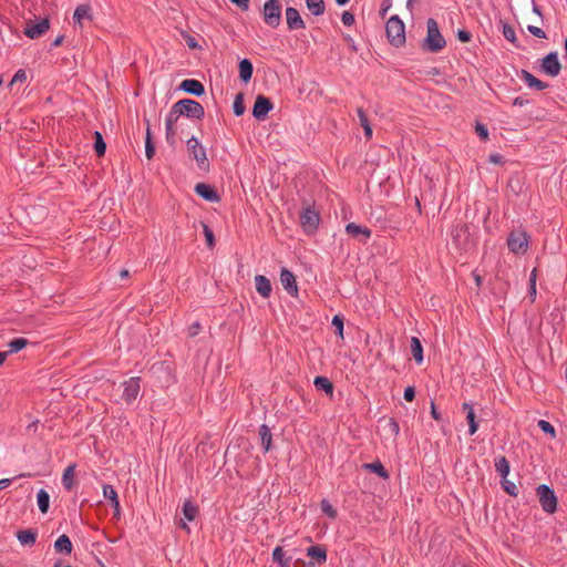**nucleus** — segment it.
<instances>
[{"label": "nucleus", "mask_w": 567, "mask_h": 567, "mask_svg": "<svg viewBox=\"0 0 567 567\" xmlns=\"http://www.w3.org/2000/svg\"><path fill=\"white\" fill-rule=\"evenodd\" d=\"M255 287L257 292L264 298H268L271 295V282L262 275H257L255 277Z\"/></svg>", "instance_id": "22"}, {"label": "nucleus", "mask_w": 567, "mask_h": 567, "mask_svg": "<svg viewBox=\"0 0 567 567\" xmlns=\"http://www.w3.org/2000/svg\"><path fill=\"white\" fill-rule=\"evenodd\" d=\"M488 161L494 164H503V156L501 154H491Z\"/></svg>", "instance_id": "61"}, {"label": "nucleus", "mask_w": 567, "mask_h": 567, "mask_svg": "<svg viewBox=\"0 0 567 567\" xmlns=\"http://www.w3.org/2000/svg\"><path fill=\"white\" fill-rule=\"evenodd\" d=\"M321 511L331 519L337 518V509L330 504L329 501L322 499L320 503Z\"/></svg>", "instance_id": "43"}, {"label": "nucleus", "mask_w": 567, "mask_h": 567, "mask_svg": "<svg viewBox=\"0 0 567 567\" xmlns=\"http://www.w3.org/2000/svg\"><path fill=\"white\" fill-rule=\"evenodd\" d=\"M462 410L464 412H466V421L468 423V434L472 436L476 433V431L478 429V423L476 421L474 409L471 403L464 402L462 404Z\"/></svg>", "instance_id": "21"}, {"label": "nucleus", "mask_w": 567, "mask_h": 567, "mask_svg": "<svg viewBox=\"0 0 567 567\" xmlns=\"http://www.w3.org/2000/svg\"><path fill=\"white\" fill-rule=\"evenodd\" d=\"M542 71L550 76H557L560 73L561 64L558 60L557 52L548 53L544 59L540 66Z\"/></svg>", "instance_id": "12"}, {"label": "nucleus", "mask_w": 567, "mask_h": 567, "mask_svg": "<svg viewBox=\"0 0 567 567\" xmlns=\"http://www.w3.org/2000/svg\"><path fill=\"white\" fill-rule=\"evenodd\" d=\"M185 42H186V44H187V47L189 49H197L198 48V43H197L196 39L194 37H192V35L185 37Z\"/></svg>", "instance_id": "59"}, {"label": "nucleus", "mask_w": 567, "mask_h": 567, "mask_svg": "<svg viewBox=\"0 0 567 567\" xmlns=\"http://www.w3.org/2000/svg\"><path fill=\"white\" fill-rule=\"evenodd\" d=\"M231 3L236 4L243 11H247L249 9V0H229Z\"/></svg>", "instance_id": "57"}, {"label": "nucleus", "mask_w": 567, "mask_h": 567, "mask_svg": "<svg viewBox=\"0 0 567 567\" xmlns=\"http://www.w3.org/2000/svg\"><path fill=\"white\" fill-rule=\"evenodd\" d=\"M475 132L477 133L482 141L488 140V130L484 124L477 122L475 126Z\"/></svg>", "instance_id": "49"}, {"label": "nucleus", "mask_w": 567, "mask_h": 567, "mask_svg": "<svg viewBox=\"0 0 567 567\" xmlns=\"http://www.w3.org/2000/svg\"><path fill=\"white\" fill-rule=\"evenodd\" d=\"M144 123L146 125V136H145V147L153 146L152 132H151V122L147 117L144 116Z\"/></svg>", "instance_id": "50"}, {"label": "nucleus", "mask_w": 567, "mask_h": 567, "mask_svg": "<svg viewBox=\"0 0 567 567\" xmlns=\"http://www.w3.org/2000/svg\"><path fill=\"white\" fill-rule=\"evenodd\" d=\"M411 352L416 363L423 362V347L419 338H411Z\"/></svg>", "instance_id": "34"}, {"label": "nucleus", "mask_w": 567, "mask_h": 567, "mask_svg": "<svg viewBox=\"0 0 567 567\" xmlns=\"http://www.w3.org/2000/svg\"><path fill=\"white\" fill-rule=\"evenodd\" d=\"M385 429L389 432V434L391 436H393V437H396L399 435V433H400L399 422L395 419H393V417H390L388 420Z\"/></svg>", "instance_id": "47"}, {"label": "nucleus", "mask_w": 567, "mask_h": 567, "mask_svg": "<svg viewBox=\"0 0 567 567\" xmlns=\"http://www.w3.org/2000/svg\"><path fill=\"white\" fill-rule=\"evenodd\" d=\"M179 89L188 94L195 95V96H202L205 93L204 84L195 79H186L184 80Z\"/></svg>", "instance_id": "17"}, {"label": "nucleus", "mask_w": 567, "mask_h": 567, "mask_svg": "<svg viewBox=\"0 0 567 567\" xmlns=\"http://www.w3.org/2000/svg\"><path fill=\"white\" fill-rule=\"evenodd\" d=\"M344 319L342 316L340 315H336L333 318H332V326L336 327V332L338 334V337H340L341 339H343V323Z\"/></svg>", "instance_id": "48"}, {"label": "nucleus", "mask_w": 567, "mask_h": 567, "mask_svg": "<svg viewBox=\"0 0 567 567\" xmlns=\"http://www.w3.org/2000/svg\"><path fill=\"white\" fill-rule=\"evenodd\" d=\"M175 107L178 109V114L189 118L202 120L205 116V110L203 105L192 99H183L175 103Z\"/></svg>", "instance_id": "5"}, {"label": "nucleus", "mask_w": 567, "mask_h": 567, "mask_svg": "<svg viewBox=\"0 0 567 567\" xmlns=\"http://www.w3.org/2000/svg\"><path fill=\"white\" fill-rule=\"evenodd\" d=\"M313 385L318 391H323L329 395L333 394V390H334L333 383L327 377H323V375L316 377L313 380Z\"/></svg>", "instance_id": "27"}, {"label": "nucleus", "mask_w": 567, "mask_h": 567, "mask_svg": "<svg viewBox=\"0 0 567 567\" xmlns=\"http://www.w3.org/2000/svg\"><path fill=\"white\" fill-rule=\"evenodd\" d=\"M92 9L89 4H80L75 8L73 13V21L74 24L79 25L80 28L83 27L82 21L84 19L92 21L93 17L91 13Z\"/></svg>", "instance_id": "20"}, {"label": "nucleus", "mask_w": 567, "mask_h": 567, "mask_svg": "<svg viewBox=\"0 0 567 567\" xmlns=\"http://www.w3.org/2000/svg\"><path fill=\"white\" fill-rule=\"evenodd\" d=\"M527 30L529 33H532L534 37L538 39H546V33L543 29L535 27V25H528Z\"/></svg>", "instance_id": "52"}, {"label": "nucleus", "mask_w": 567, "mask_h": 567, "mask_svg": "<svg viewBox=\"0 0 567 567\" xmlns=\"http://www.w3.org/2000/svg\"><path fill=\"white\" fill-rule=\"evenodd\" d=\"M145 155L147 159H152L155 155V145L145 147Z\"/></svg>", "instance_id": "63"}, {"label": "nucleus", "mask_w": 567, "mask_h": 567, "mask_svg": "<svg viewBox=\"0 0 567 567\" xmlns=\"http://www.w3.org/2000/svg\"><path fill=\"white\" fill-rule=\"evenodd\" d=\"M272 561L278 564L280 567H290L291 557H286L282 547L277 546L272 550Z\"/></svg>", "instance_id": "32"}, {"label": "nucleus", "mask_w": 567, "mask_h": 567, "mask_svg": "<svg viewBox=\"0 0 567 567\" xmlns=\"http://www.w3.org/2000/svg\"><path fill=\"white\" fill-rule=\"evenodd\" d=\"M508 249L514 254H525L528 248V236L525 231L511 233L507 238Z\"/></svg>", "instance_id": "8"}, {"label": "nucleus", "mask_w": 567, "mask_h": 567, "mask_svg": "<svg viewBox=\"0 0 567 567\" xmlns=\"http://www.w3.org/2000/svg\"><path fill=\"white\" fill-rule=\"evenodd\" d=\"M186 145L189 155L192 156L193 159L196 161L198 168L204 172H208L210 165L207 158L205 147L199 143V141L195 136L188 138Z\"/></svg>", "instance_id": "4"}, {"label": "nucleus", "mask_w": 567, "mask_h": 567, "mask_svg": "<svg viewBox=\"0 0 567 567\" xmlns=\"http://www.w3.org/2000/svg\"><path fill=\"white\" fill-rule=\"evenodd\" d=\"M540 506L547 514H554L557 511V497L551 487L546 484H540L536 488Z\"/></svg>", "instance_id": "6"}, {"label": "nucleus", "mask_w": 567, "mask_h": 567, "mask_svg": "<svg viewBox=\"0 0 567 567\" xmlns=\"http://www.w3.org/2000/svg\"><path fill=\"white\" fill-rule=\"evenodd\" d=\"M103 495L106 499L111 502V505L114 507L115 512H120V502L117 497V493L112 485L105 484L103 485Z\"/></svg>", "instance_id": "30"}, {"label": "nucleus", "mask_w": 567, "mask_h": 567, "mask_svg": "<svg viewBox=\"0 0 567 567\" xmlns=\"http://www.w3.org/2000/svg\"><path fill=\"white\" fill-rule=\"evenodd\" d=\"M520 79L525 82V84L530 87L535 89L537 91H543L549 86L547 82H544L536 76H534L530 72L526 70H522L520 72Z\"/></svg>", "instance_id": "18"}, {"label": "nucleus", "mask_w": 567, "mask_h": 567, "mask_svg": "<svg viewBox=\"0 0 567 567\" xmlns=\"http://www.w3.org/2000/svg\"><path fill=\"white\" fill-rule=\"evenodd\" d=\"M182 512L185 516V518L188 520V522H193L195 519V517L197 516L199 509H198V506L193 504L192 501L189 499H186L184 503H183V506H182Z\"/></svg>", "instance_id": "33"}, {"label": "nucleus", "mask_w": 567, "mask_h": 567, "mask_svg": "<svg viewBox=\"0 0 567 567\" xmlns=\"http://www.w3.org/2000/svg\"><path fill=\"white\" fill-rule=\"evenodd\" d=\"M307 556L316 560L319 565H323L327 561V550L321 545L310 546L307 549Z\"/></svg>", "instance_id": "23"}, {"label": "nucleus", "mask_w": 567, "mask_h": 567, "mask_svg": "<svg viewBox=\"0 0 567 567\" xmlns=\"http://www.w3.org/2000/svg\"><path fill=\"white\" fill-rule=\"evenodd\" d=\"M306 6L313 16H321L326 10L323 0H306Z\"/></svg>", "instance_id": "36"}, {"label": "nucleus", "mask_w": 567, "mask_h": 567, "mask_svg": "<svg viewBox=\"0 0 567 567\" xmlns=\"http://www.w3.org/2000/svg\"><path fill=\"white\" fill-rule=\"evenodd\" d=\"M495 470L502 478H506L511 471L508 460L504 455H499L495 458Z\"/></svg>", "instance_id": "29"}, {"label": "nucleus", "mask_w": 567, "mask_h": 567, "mask_svg": "<svg viewBox=\"0 0 567 567\" xmlns=\"http://www.w3.org/2000/svg\"><path fill=\"white\" fill-rule=\"evenodd\" d=\"M346 231L350 237L358 239L361 243H367L372 234L370 228L355 223H349L346 226Z\"/></svg>", "instance_id": "14"}, {"label": "nucleus", "mask_w": 567, "mask_h": 567, "mask_svg": "<svg viewBox=\"0 0 567 567\" xmlns=\"http://www.w3.org/2000/svg\"><path fill=\"white\" fill-rule=\"evenodd\" d=\"M123 394L122 399L127 403H132L138 395L141 390V378L132 377L122 383Z\"/></svg>", "instance_id": "9"}, {"label": "nucleus", "mask_w": 567, "mask_h": 567, "mask_svg": "<svg viewBox=\"0 0 567 567\" xmlns=\"http://www.w3.org/2000/svg\"><path fill=\"white\" fill-rule=\"evenodd\" d=\"M501 484H502L503 489H504L508 495H511V496H517V494H518V488H517V486H516L513 482L508 481V480H507V477H506V478H502Z\"/></svg>", "instance_id": "45"}, {"label": "nucleus", "mask_w": 567, "mask_h": 567, "mask_svg": "<svg viewBox=\"0 0 567 567\" xmlns=\"http://www.w3.org/2000/svg\"><path fill=\"white\" fill-rule=\"evenodd\" d=\"M528 103V100L524 99L523 96H517L513 101V105L515 106H524Z\"/></svg>", "instance_id": "62"}, {"label": "nucleus", "mask_w": 567, "mask_h": 567, "mask_svg": "<svg viewBox=\"0 0 567 567\" xmlns=\"http://www.w3.org/2000/svg\"><path fill=\"white\" fill-rule=\"evenodd\" d=\"M274 105L270 99L258 95L252 106V116L259 121L266 118L267 114L272 110Z\"/></svg>", "instance_id": "11"}, {"label": "nucleus", "mask_w": 567, "mask_h": 567, "mask_svg": "<svg viewBox=\"0 0 567 567\" xmlns=\"http://www.w3.org/2000/svg\"><path fill=\"white\" fill-rule=\"evenodd\" d=\"M202 224V227H203V233H204V236H205V239H206V243H207V246L208 248H214L215 247V236H214V231L210 229V227L205 224L204 221L200 223Z\"/></svg>", "instance_id": "44"}, {"label": "nucleus", "mask_w": 567, "mask_h": 567, "mask_svg": "<svg viewBox=\"0 0 567 567\" xmlns=\"http://www.w3.org/2000/svg\"><path fill=\"white\" fill-rule=\"evenodd\" d=\"M363 468H365L372 473H375L378 476H380L383 480H388L390 476L389 472L385 470V467L383 466V464L380 461H375L372 463H365V464H363Z\"/></svg>", "instance_id": "31"}, {"label": "nucleus", "mask_w": 567, "mask_h": 567, "mask_svg": "<svg viewBox=\"0 0 567 567\" xmlns=\"http://www.w3.org/2000/svg\"><path fill=\"white\" fill-rule=\"evenodd\" d=\"M195 193L203 199L210 203H218L220 200L218 193L209 184L198 183L195 186Z\"/></svg>", "instance_id": "16"}, {"label": "nucleus", "mask_w": 567, "mask_h": 567, "mask_svg": "<svg viewBox=\"0 0 567 567\" xmlns=\"http://www.w3.org/2000/svg\"><path fill=\"white\" fill-rule=\"evenodd\" d=\"M280 281H281V285L285 288V290L290 296H292V297L298 296V286H297L296 277L290 270H288L286 268L281 269Z\"/></svg>", "instance_id": "15"}, {"label": "nucleus", "mask_w": 567, "mask_h": 567, "mask_svg": "<svg viewBox=\"0 0 567 567\" xmlns=\"http://www.w3.org/2000/svg\"><path fill=\"white\" fill-rule=\"evenodd\" d=\"M363 131H364V136L367 140H371L372 138V127H371V124H367L364 125L363 127Z\"/></svg>", "instance_id": "64"}, {"label": "nucleus", "mask_w": 567, "mask_h": 567, "mask_svg": "<svg viewBox=\"0 0 567 567\" xmlns=\"http://www.w3.org/2000/svg\"><path fill=\"white\" fill-rule=\"evenodd\" d=\"M54 549L56 553L70 555L73 549L70 537L65 534L61 535L54 543Z\"/></svg>", "instance_id": "24"}, {"label": "nucleus", "mask_w": 567, "mask_h": 567, "mask_svg": "<svg viewBox=\"0 0 567 567\" xmlns=\"http://www.w3.org/2000/svg\"><path fill=\"white\" fill-rule=\"evenodd\" d=\"M175 135H176L175 128H171V131H166V141L168 144H171V145L175 144Z\"/></svg>", "instance_id": "60"}, {"label": "nucleus", "mask_w": 567, "mask_h": 567, "mask_svg": "<svg viewBox=\"0 0 567 567\" xmlns=\"http://www.w3.org/2000/svg\"><path fill=\"white\" fill-rule=\"evenodd\" d=\"M538 427L546 434L550 435L551 439L556 437V430L551 423L545 420L538 421Z\"/></svg>", "instance_id": "46"}, {"label": "nucleus", "mask_w": 567, "mask_h": 567, "mask_svg": "<svg viewBox=\"0 0 567 567\" xmlns=\"http://www.w3.org/2000/svg\"><path fill=\"white\" fill-rule=\"evenodd\" d=\"M28 343L29 341L25 338H16L9 342V350L7 352H9V354L17 353L20 350L24 349Z\"/></svg>", "instance_id": "39"}, {"label": "nucleus", "mask_w": 567, "mask_h": 567, "mask_svg": "<svg viewBox=\"0 0 567 567\" xmlns=\"http://www.w3.org/2000/svg\"><path fill=\"white\" fill-rule=\"evenodd\" d=\"M285 14L288 30L293 31L306 29V23L296 8H286Z\"/></svg>", "instance_id": "13"}, {"label": "nucleus", "mask_w": 567, "mask_h": 567, "mask_svg": "<svg viewBox=\"0 0 567 567\" xmlns=\"http://www.w3.org/2000/svg\"><path fill=\"white\" fill-rule=\"evenodd\" d=\"M233 111L236 116H240L245 113V103H244V95L243 93H238L235 96L234 103H233Z\"/></svg>", "instance_id": "42"}, {"label": "nucleus", "mask_w": 567, "mask_h": 567, "mask_svg": "<svg viewBox=\"0 0 567 567\" xmlns=\"http://www.w3.org/2000/svg\"><path fill=\"white\" fill-rule=\"evenodd\" d=\"M404 399L408 402H412L415 399V389H414V386L410 385V386L405 388V390H404Z\"/></svg>", "instance_id": "56"}, {"label": "nucleus", "mask_w": 567, "mask_h": 567, "mask_svg": "<svg viewBox=\"0 0 567 567\" xmlns=\"http://www.w3.org/2000/svg\"><path fill=\"white\" fill-rule=\"evenodd\" d=\"M38 537V530L33 528L20 529L17 532V539L22 546L32 547Z\"/></svg>", "instance_id": "19"}, {"label": "nucleus", "mask_w": 567, "mask_h": 567, "mask_svg": "<svg viewBox=\"0 0 567 567\" xmlns=\"http://www.w3.org/2000/svg\"><path fill=\"white\" fill-rule=\"evenodd\" d=\"M49 29L50 21L48 18H44L39 22L29 20L25 22L24 34L30 39H38L42 37Z\"/></svg>", "instance_id": "10"}, {"label": "nucleus", "mask_w": 567, "mask_h": 567, "mask_svg": "<svg viewBox=\"0 0 567 567\" xmlns=\"http://www.w3.org/2000/svg\"><path fill=\"white\" fill-rule=\"evenodd\" d=\"M281 9L280 0H267L261 11L265 24L272 29L278 28L281 22Z\"/></svg>", "instance_id": "3"}, {"label": "nucleus", "mask_w": 567, "mask_h": 567, "mask_svg": "<svg viewBox=\"0 0 567 567\" xmlns=\"http://www.w3.org/2000/svg\"><path fill=\"white\" fill-rule=\"evenodd\" d=\"M357 115L359 117V122H360V125L362 127L370 123V121L368 118V115H367L365 111L362 107H358L357 109Z\"/></svg>", "instance_id": "53"}, {"label": "nucleus", "mask_w": 567, "mask_h": 567, "mask_svg": "<svg viewBox=\"0 0 567 567\" xmlns=\"http://www.w3.org/2000/svg\"><path fill=\"white\" fill-rule=\"evenodd\" d=\"M200 323L199 322H194L189 328H188V336L189 337H195L198 334L199 330H200Z\"/></svg>", "instance_id": "58"}, {"label": "nucleus", "mask_w": 567, "mask_h": 567, "mask_svg": "<svg viewBox=\"0 0 567 567\" xmlns=\"http://www.w3.org/2000/svg\"><path fill=\"white\" fill-rule=\"evenodd\" d=\"M466 234H468V226L466 224L455 225L451 230L453 243L460 245L462 236Z\"/></svg>", "instance_id": "37"}, {"label": "nucleus", "mask_w": 567, "mask_h": 567, "mask_svg": "<svg viewBox=\"0 0 567 567\" xmlns=\"http://www.w3.org/2000/svg\"><path fill=\"white\" fill-rule=\"evenodd\" d=\"M320 223V214L313 206H306L300 213V224L306 234H315Z\"/></svg>", "instance_id": "7"}, {"label": "nucleus", "mask_w": 567, "mask_h": 567, "mask_svg": "<svg viewBox=\"0 0 567 567\" xmlns=\"http://www.w3.org/2000/svg\"><path fill=\"white\" fill-rule=\"evenodd\" d=\"M385 32L391 45L401 48L405 44V25L399 16H392L386 21Z\"/></svg>", "instance_id": "2"}, {"label": "nucleus", "mask_w": 567, "mask_h": 567, "mask_svg": "<svg viewBox=\"0 0 567 567\" xmlns=\"http://www.w3.org/2000/svg\"><path fill=\"white\" fill-rule=\"evenodd\" d=\"M264 453L271 449L272 434L268 425L261 424L258 430Z\"/></svg>", "instance_id": "25"}, {"label": "nucleus", "mask_w": 567, "mask_h": 567, "mask_svg": "<svg viewBox=\"0 0 567 567\" xmlns=\"http://www.w3.org/2000/svg\"><path fill=\"white\" fill-rule=\"evenodd\" d=\"M426 27L427 32L423 40L422 48L433 53L443 50L446 45V41L440 32L437 22L433 18H430L426 22Z\"/></svg>", "instance_id": "1"}, {"label": "nucleus", "mask_w": 567, "mask_h": 567, "mask_svg": "<svg viewBox=\"0 0 567 567\" xmlns=\"http://www.w3.org/2000/svg\"><path fill=\"white\" fill-rule=\"evenodd\" d=\"M238 66H239V79L243 82L248 83L251 80L252 72H254L252 63L248 59H243L239 62Z\"/></svg>", "instance_id": "26"}, {"label": "nucleus", "mask_w": 567, "mask_h": 567, "mask_svg": "<svg viewBox=\"0 0 567 567\" xmlns=\"http://www.w3.org/2000/svg\"><path fill=\"white\" fill-rule=\"evenodd\" d=\"M37 501H38V506H39L40 512L42 514L48 513L49 507H50L49 493L45 489L41 488L37 494Z\"/></svg>", "instance_id": "35"}, {"label": "nucleus", "mask_w": 567, "mask_h": 567, "mask_svg": "<svg viewBox=\"0 0 567 567\" xmlns=\"http://www.w3.org/2000/svg\"><path fill=\"white\" fill-rule=\"evenodd\" d=\"M503 35L504 38L509 41L511 43H513L516 48H519V44L517 42V38H516V33H515V30L512 25L505 23L503 25Z\"/></svg>", "instance_id": "41"}, {"label": "nucleus", "mask_w": 567, "mask_h": 567, "mask_svg": "<svg viewBox=\"0 0 567 567\" xmlns=\"http://www.w3.org/2000/svg\"><path fill=\"white\" fill-rule=\"evenodd\" d=\"M179 116L182 115L178 114V109H176L174 104L166 116L165 131H171V128H175L174 125L177 123Z\"/></svg>", "instance_id": "38"}, {"label": "nucleus", "mask_w": 567, "mask_h": 567, "mask_svg": "<svg viewBox=\"0 0 567 567\" xmlns=\"http://www.w3.org/2000/svg\"><path fill=\"white\" fill-rule=\"evenodd\" d=\"M341 21L344 25L351 27L355 21L354 14L350 11H343L341 14Z\"/></svg>", "instance_id": "51"}, {"label": "nucleus", "mask_w": 567, "mask_h": 567, "mask_svg": "<svg viewBox=\"0 0 567 567\" xmlns=\"http://www.w3.org/2000/svg\"><path fill=\"white\" fill-rule=\"evenodd\" d=\"M74 476H75V464L69 465L62 475V485L66 491H72L74 487Z\"/></svg>", "instance_id": "28"}, {"label": "nucleus", "mask_w": 567, "mask_h": 567, "mask_svg": "<svg viewBox=\"0 0 567 567\" xmlns=\"http://www.w3.org/2000/svg\"><path fill=\"white\" fill-rule=\"evenodd\" d=\"M94 151L97 156H103L106 151V144L103 140L102 134L99 131L94 132Z\"/></svg>", "instance_id": "40"}, {"label": "nucleus", "mask_w": 567, "mask_h": 567, "mask_svg": "<svg viewBox=\"0 0 567 567\" xmlns=\"http://www.w3.org/2000/svg\"><path fill=\"white\" fill-rule=\"evenodd\" d=\"M457 39L463 42V43H466V42H470L471 39H472V34L470 31L467 30H458L457 31Z\"/></svg>", "instance_id": "55"}, {"label": "nucleus", "mask_w": 567, "mask_h": 567, "mask_svg": "<svg viewBox=\"0 0 567 567\" xmlns=\"http://www.w3.org/2000/svg\"><path fill=\"white\" fill-rule=\"evenodd\" d=\"M27 80V73L24 70L20 69L18 70L12 80H11V84L16 83V82H24Z\"/></svg>", "instance_id": "54"}]
</instances>
